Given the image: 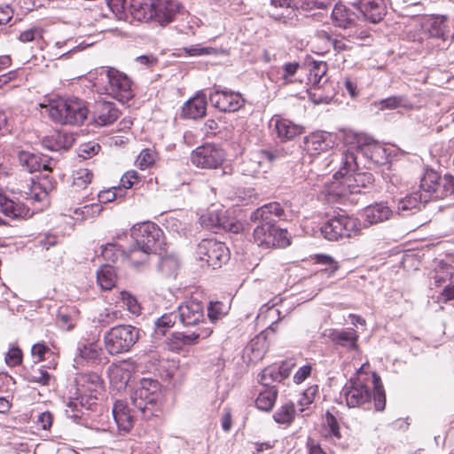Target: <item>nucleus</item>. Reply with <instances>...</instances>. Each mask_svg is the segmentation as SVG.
<instances>
[{
  "label": "nucleus",
  "instance_id": "obj_1",
  "mask_svg": "<svg viewBox=\"0 0 454 454\" xmlns=\"http://www.w3.org/2000/svg\"><path fill=\"white\" fill-rule=\"evenodd\" d=\"M357 156L350 150L334 152L328 158L327 168L335 171L333 181L329 186V193L344 198L348 194L361 193L362 189L369 188L374 177L369 172H356L358 168Z\"/></svg>",
  "mask_w": 454,
  "mask_h": 454
},
{
  "label": "nucleus",
  "instance_id": "obj_2",
  "mask_svg": "<svg viewBox=\"0 0 454 454\" xmlns=\"http://www.w3.org/2000/svg\"><path fill=\"white\" fill-rule=\"evenodd\" d=\"M130 236L135 244L129 248V261L135 268L145 264L149 255L161 247L163 232L152 222L135 224L130 229Z\"/></svg>",
  "mask_w": 454,
  "mask_h": 454
},
{
  "label": "nucleus",
  "instance_id": "obj_3",
  "mask_svg": "<svg viewBox=\"0 0 454 454\" xmlns=\"http://www.w3.org/2000/svg\"><path fill=\"white\" fill-rule=\"evenodd\" d=\"M48 112L51 119L60 124H82L89 114L86 103L77 98L52 101Z\"/></svg>",
  "mask_w": 454,
  "mask_h": 454
},
{
  "label": "nucleus",
  "instance_id": "obj_4",
  "mask_svg": "<svg viewBox=\"0 0 454 454\" xmlns=\"http://www.w3.org/2000/svg\"><path fill=\"white\" fill-rule=\"evenodd\" d=\"M344 145L357 156L360 153L368 163L381 165L387 161V150L372 137L354 132H348L344 136Z\"/></svg>",
  "mask_w": 454,
  "mask_h": 454
},
{
  "label": "nucleus",
  "instance_id": "obj_5",
  "mask_svg": "<svg viewBox=\"0 0 454 454\" xmlns=\"http://www.w3.org/2000/svg\"><path fill=\"white\" fill-rule=\"evenodd\" d=\"M99 75L104 92L113 98L124 104L134 97L132 82L126 74L114 67H103Z\"/></svg>",
  "mask_w": 454,
  "mask_h": 454
},
{
  "label": "nucleus",
  "instance_id": "obj_6",
  "mask_svg": "<svg viewBox=\"0 0 454 454\" xmlns=\"http://www.w3.org/2000/svg\"><path fill=\"white\" fill-rule=\"evenodd\" d=\"M140 331L130 325H118L104 335L105 348L109 355L128 352L137 342Z\"/></svg>",
  "mask_w": 454,
  "mask_h": 454
},
{
  "label": "nucleus",
  "instance_id": "obj_7",
  "mask_svg": "<svg viewBox=\"0 0 454 454\" xmlns=\"http://www.w3.org/2000/svg\"><path fill=\"white\" fill-rule=\"evenodd\" d=\"M364 367L365 364H363L356 376L350 378L342 388L341 394L348 408L360 407L370 403L372 399V392L367 385L372 375L365 372Z\"/></svg>",
  "mask_w": 454,
  "mask_h": 454
},
{
  "label": "nucleus",
  "instance_id": "obj_8",
  "mask_svg": "<svg viewBox=\"0 0 454 454\" xmlns=\"http://www.w3.org/2000/svg\"><path fill=\"white\" fill-rule=\"evenodd\" d=\"M159 383L151 379H142L131 394L132 404L145 419L154 415V403L159 398Z\"/></svg>",
  "mask_w": 454,
  "mask_h": 454
},
{
  "label": "nucleus",
  "instance_id": "obj_9",
  "mask_svg": "<svg viewBox=\"0 0 454 454\" xmlns=\"http://www.w3.org/2000/svg\"><path fill=\"white\" fill-rule=\"evenodd\" d=\"M254 230V241L258 247L269 249L273 247H286L290 245V238L286 229H281L276 223L257 222Z\"/></svg>",
  "mask_w": 454,
  "mask_h": 454
},
{
  "label": "nucleus",
  "instance_id": "obj_10",
  "mask_svg": "<svg viewBox=\"0 0 454 454\" xmlns=\"http://www.w3.org/2000/svg\"><path fill=\"white\" fill-rule=\"evenodd\" d=\"M197 255L212 269H219L230 259L229 248L224 243L214 239H202L197 246Z\"/></svg>",
  "mask_w": 454,
  "mask_h": 454
},
{
  "label": "nucleus",
  "instance_id": "obj_11",
  "mask_svg": "<svg viewBox=\"0 0 454 454\" xmlns=\"http://www.w3.org/2000/svg\"><path fill=\"white\" fill-rule=\"evenodd\" d=\"M358 231V221L346 215H339L329 219L322 227L321 232L328 240L349 238Z\"/></svg>",
  "mask_w": 454,
  "mask_h": 454
},
{
  "label": "nucleus",
  "instance_id": "obj_12",
  "mask_svg": "<svg viewBox=\"0 0 454 454\" xmlns=\"http://www.w3.org/2000/svg\"><path fill=\"white\" fill-rule=\"evenodd\" d=\"M55 184V181L46 173L36 180L31 178L23 185L20 194L32 204L36 202L46 204L48 195L54 190Z\"/></svg>",
  "mask_w": 454,
  "mask_h": 454
},
{
  "label": "nucleus",
  "instance_id": "obj_13",
  "mask_svg": "<svg viewBox=\"0 0 454 454\" xmlns=\"http://www.w3.org/2000/svg\"><path fill=\"white\" fill-rule=\"evenodd\" d=\"M223 150L213 144H205L198 146L191 155L192 162L201 168H217L224 160Z\"/></svg>",
  "mask_w": 454,
  "mask_h": 454
},
{
  "label": "nucleus",
  "instance_id": "obj_14",
  "mask_svg": "<svg viewBox=\"0 0 454 454\" xmlns=\"http://www.w3.org/2000/svg\"><path fill=\"white\" fill-rule=\"evenodd\" d=\"M214 89L209 94V101L219 111L236 112L244 106L245 99L239 92L221 86H215Z\"/></svg>",
  "mask_w": 454,
  "mask_h": 454
},
{
  "label": "nucleus",
  "instance_id": "obj_15",
  "mask_svg": "<svg viewBox=\"0 0 454 454\" xmlns=\"http://www.w3.org/2000/svg\"><path fill=\"white\" fill-rule=\"evenodd\" d=\"M277 158L276 152L261 150L243 162L242 171L244 175L259 177L268 172Z\"/></svg>",
  "mask_w": 454,
  "mask_h": 454
},
{
  "label": "nucleus",
  "instance_id": "obj_16",
  "mask_svg": "<svg viewBox=\"0 0 454 454\" xmlns=\"http://www.w3.org/2000/svg\"><path fill=\"white\" fill-rule=\"evenodd\" d=\"M290 216V212L286 211L284 206L279 202L273 201L253 211L250 215V220L253 223H276L277 220L287 221Z\"/></svg>",
  "mask_w": 454,
  "mask_h": 454
},
{
  "label": "nucleus",
  "instance_id": "obj_17",
  "mask_svg": "<svg viewBox=\"0 0 454 454\" xmlns=\"http://www.w3.org/2000/svg\"><path fill=\"white\" fill-rule=\"evenodd\" d=\"M177 315L184 326H195L204 322V306L200 301L192 299L179 305Z\"/></svg>",
  "mask_w": 454,
  "mask_h": 454
},
{
  "label": "nucleus",
  "instance_id": "obj_18",
  "mask_svg": "<svg viewBox=\"0 0 454 454\" xmlns=\"http://www.w3.org/2000/svg\"><path fill=\"white\" fill-rule=\"evenodd\" d=\"M333 135L325 131H316L303 138V149L311 156L319 155L333 146Z\"/></svg>",
  "mask_w": 454,
  "mask_h": 454
},
{
  "label": "nucleus",
  "instance_id": "obj_19",
  "mask_svg": "<svg viewBox=\"0 0 454 454\" xmlns=\"http://www.w3.org/2000/svg\"><path fill=\"white\" fill-rule=\"evenodd\" d=\"M120 114L121 112L113 102L98 100L94 104L92 116L94 122L98 126L113 124Z\"/></svg>",
  "mask_w": 454,
  "mask_h": 454
},
{
  "label": "nucleus",
  "instance_id": "obj_20",
  "mask_svg": "<svg viewBox=\"0 0 454 454\" xmlns=\"http://www.w3.org/2000/svg\"><path fill=\"white\" fill-rule=\"evenodd\" d=\"M119 434H128L134 427V411L123 400H116L112 410Z\"/></svg>",
  "mask_w": 454,
  "mask_h": 454
},
{
  "label": "nucleus",
  "instance_id": "obj_21",
  "mask_svg": "<svg viewBox=\"0 0 454 454\" xmlns=\"http://www.w3.org/2000/svg\"><path fill=\"white\" fill-rule=\"evenodd\" d=\"M352 6L372 23L380 21L386 12L384 0H357Z\"/></svg>",
  "mask_w": 454,
  "mask_h": 454
},
{
  "label": "nucleus",
  "instance_id": "obj_22",
  "mask_svg": "<svg viewBox=\"0 0 454 454\" xmlns=\"http://www.w3.org/2000/svg\"><path fill=\"white\" fill-rule=\"evenodd\" d=\"M102 348L98 341L89 340L78 343L75 363L77 364H97L101 361Z\"/></svg>",
  "mask_w": 454,
  "mask_h": 454
},
{
  "label": "nucleus",
  "instance_id": "obj_23",
  "mask_svg": "<svg viewBox=\"0 0 454 454\" xmlns=\"http://www.w3.org/2000/svg\"><path fill=\"white\" fill-rule=\"evenodd\" d=\"M270 125L274 126L277 137L281 142L292 140L303 132L302 127L279 115H274L271 118Z\"/></svg>",
  "mask_w": 454,
  "mask_h": 454
},
{
  "label": "nucleus",
  "instance_id": "obj_24",
  "mask_svg": "<svg viewBox=\"0 0 454 454\" xmlns=\"http://www.w3.org/2000/svg\"><path fill=\"white\" fill-rule=\"evenodd\" d=\"M18 159L20 164L30 173L51 170V160L45 155L21 151L19 153Z\"/></svg>",
  "mask_w": 454,
  "mask_h": 454
},
{
  "label": "nucleus",
  "instance_id": "obj_25",
  "mask_svg": "<svg viewBox=\"0 0 454 454\" xmlns=\"http://www.w3.org/2000/svg\"><path fill=\"white\" fill-rule=\"evenodd\" d=\"M180 9L181 4L176 0H158V4H155V15H153V20L161 26L168 25L175 20Z\"/></svg>",
  "mask_w": 454,
  "mask_h": 454
},
{
  "label": "nucleus",
  "instance_id": "obj_26",
  "mask_svg": "<svg viewBox=\"0 0 454 454\" xmlns=\"http://www.w3.org/2000/svg\"><path fill=\"white\" fill-rule=\"evenodd\" d=\"M327 337L334 344L341 346L348 350L358 349L359 335L354 328L348 327L340 330H330Z\"/></svg>",
  "mask_w": 454,
  "mask_h": 454
},
{
  "label": "nucleus",
  "instance_id": "obj_27",
  "mask_svg": "<svg viewBox=\"0 0 454 454\" xmlns=\"http://www.w3.org/2000/svg\"><path fill=\"white\" fill-rule=\"evenodd\" d=\"M449 26L445 16L428 19L423 25V34L428 38L440 39L443 43L449 37Z\"/></svg>",
  "mask_w": 454,
  "mask_h": 454
},
{
  "label": "nucleus",
  "instance_id": "obj_28",
  "mask_svg": "<svg viewBox=\"0 0 454 454\" xmlns=\"http://www.w3.org/2000/svg\"><path fill=\"white\" fill-rule=\"evenodd\" d=\"M156 4H158V0H130L129 13L138 21L153 20Z\"/></svg>",
  "mask_w": 454,
  "mask_h": 454
},
{
  "label": "nucleus",
  "instance_id": "obj_29",
  "mask_svg": "<svg viewBox=\"0 0 454 454\" xmlns=\"http://www.w3.org/2000/svg\"><path fill=\"white\" fill-rule=\"evenodd\" d=\"M393 215L392 209L383 202L374 203L367 206L364 210L362 216L368 224H377L383 223Z\"/></svg>",
  "mask_w": 454,
  "mask_h": 454
},
{
  "label": "nucleus",
  "instance_id": "obj_30",
  "mask_svg": "<svg viewBox=\"0 0 454 454\" xmlns=\"http://www.w3.org/2000/svg\"><path fill=\"white\" fill-rule=\"evenodd\" d=\"M269 346L268 333L264 331L249 341L245 351L249 356L250 361L257 362L263 358L269 349Z\"/></svg>",
  "mask_w": 454,
  "mask_h": 454
},
{
  "label": "nucleus",
  "instance_id": "obj_31",
  "mask_svg": "<svg viewBox=\"0 0 454 454\" xmlns=\"http://www.w3.org/2000/svg\"><path fill=\"white\" fill-rule=\"evenodd\" d=\"M427 202L422 194L415 192L398 200L396 212L403 216H408L420 210Z\"/></svg>",
  "mask_w": 454,
  "mask_h": 454
},
{
  "label": "nucleus",
  "instance_id": "obj_32",
  "mask_svg": "<svg viewBox=\"0 0 454 454\" xmlns=\"http://www.w3.org/2000/svg\"><path fill=\"white\" fill-rule=\"evenodd\" d=\"M200 221L201 226L214 232L221 228L227 229L231 227L223 210L210 209L200 216Z\"/></svg>",
  "mask_w": 454,
  "mask_h": 454
},
{
  "label": "nucleus",
  "instance_id": "obj_33",
  "mask_svg": "<svg viewBox=\"0 0 454 454\" xmlns=\"http://www.w3.org/2000/svg\"><path fill=\"white\" fill-rule=\"evenodd\" d=\"M358 15L351 9L342 4H337L332 12V20L335 27L341 28L351 27Z\"/></svg>",
  "mask_w": 454,
  "mask_h": 454
},
{
  "label": "nucleus",
  "instance_id": "obj_34",
  "mask_svg": "<svg viewBox=\"0 0 454 454\" xmlns=\"http://www.w3.org/2000/svg\"><path fill=\"white\" fill-rule=\"evenodd\" d=\"M207 99L204 94H198L189 99L182 108V115L184 118L198 119L206 114Z\"/></svg>",
  "mask_w": 454,
  "mask_h": 454
},
{
  "label": "nucleus",
  "instance_id": "obj_35",
  "mask_svg": "<svg viewBox=\"0 0 454 454\" xmlns=\"http://www.w3.org/2000/svg\"><path fill=\"white\" fill-rule=\"evenodd\" d=\"M0 209L5 216L12 219L26 218L29 215L27 207L22 202L11 200L6 196H0Z\"/></svg>",
  "mask_w": 454,
  "mask_h": 454
},
{
  "label": "nucleus",
  "instance_id": "obj_36",
  "mask_svg": "<svg viewBox=\"0 0 454 454\" xmlns=\"http://www.w3.org/2000/svg\"><path fill=\"white\" fill-rule=\"evenodd\" d=\"M437 181H439V174L432 169L427 170L423 175L419 192L424 197V200L427 202L432 200V196L436 188Z\"/></svg>",
  "mask_w": 454,
  "mask_h": 454
},
{
  "label": "nucleus",
  "instance_id": "obj_37",
  "mask_svg": "<svg viewBox=\"0 0 454 454\" xmlns=\"http://www.w3.org/2000/svg\"><path fill=\"white\" fill-rule=\"evenodd\" d=\"M117 280L115 269L108 264L103 265L97 272V281L103 290L112 289Z\"/></svg>",
  "mask_w": 454,
  "mask_h": 454
},
{
  "label": "nucleus",
  "instance_id": "obj_38",
  "mask_svg": "<svg viewBox=\"0 0 454 454\" xmlns=\"http://www.w3.org/2000/svg\"><path fill=\"white\" fill-rule=\"evenodd\" d=\"M454 193V177L450 175L441 176L437 181L436 188L432 196V200H442Z\"/></svg>",
  "mask_w": 454,
  "mask_h": 454
},
{
  "label": "nucleus",
  "instance_id": "obj_39",
  "mask_svg": "<svg viewBox=\"0 0 454 454\" xmlns=\"http://www.w3.org/2000/svg\"><path fill=\"white\" fill-rule=\"evenodd\" d=\"M277 396L278 389L276 387H265V389L260 391L255 400V405L261 411H269L274 406Z\"/></svg>",
  "mask_w": 454,
  "mask_h": 454
},
{
  "label": "nucleus",
  "instance_id": "obj_40",
  "mask_svg": "<svg viewBox=\"0 0 454 454\" xmlns=\"http://www.w3.org/2000/svg\"><path fill=\"white\" fill-rule=\"evenodd\" d=\"M101 254L106 261L115 262L119 259L129 260V249L125 250L121 245L109 243L102 248Z\"/></svg>",
  "mask_w": 454,
  "mask_h": 454
},
{
  "label": "nucleus",
  "instance_id": "obj_41",
  "mask_svg": "<svg viewBox=\"0 0 454 454\" xmlns=\"http://www.w3.org/2000/svg\"><path fill=\"white\" fill-rule=\"evenodd\" d=\"M327 72V64L324 61H313L309 72V82L314 88H319Z\"/></svg>",
  "mask_w": 454,
  "mask_h": 454
},
{
  "label": "nucleus",
  "instance_id": "obj_42",
  "mask_svg": "<svg viewBox=\"0 0 454 454\" xmlns=\"http://www.w3.org/2000/svg\"><path fill=\"white\" fill-rule=\"evenodd\" d=\"M103 207L100 204L92 203L82 207H76L73 210V215H69L76 221H84L98 216L102 211Z\"/></svg>",
  "mask_w": 454,
  "mask_h": 454
},
{
  "label": "nucleus",
  "instance_id": "obj_43",
  "mask_svg": "<svg viewBox=\"0 0 454 454\" xmlns=\"http://www.w3.org/2000/svg\"><path fill=\"white\" fill-rule=\"evenodd\" d=\"M372 381L374 387L373 400L374 407L378 411H381L386 406V395L381 384L380 378L374 372L372 373Z\"/></svg>",
  "mask_w": 454,
  "mask_h": 454
},
{
  "label": "nucleus",
  "instance_id": "obj_44",
  "mask_svg": "<svg viewBox=\"0 0 454 454\" xmlns=\"http://www.w3.org/2000/svg\"><path fill=\"white\" fill-rule=\"evenodd\" d=\"M295 415L294 406L292 403L280 406L273 415L274 420L278 424H290Z\"/></svg>",
  "mask_w": 454,
  "mask_h": 454
},
{
  "label": "nucleus",
  "instance_id": "obj_45",
  "mask_svg": "<svg viewBox=\"0 0 454 454\" xmlns=\"http://www.w3.org/2000/svg\"><path fill=\"white\" fill-rule=\"evenodd\" d=\"M453 277V267L447 263H441L434 270V275L432 278L434 280L433 285L435 286H440L443 283L451 279Z\"/></svg>",
  "mask_w": 454,
  "mask_h": 454
},
{
  "label": "nucleus",
  "instance_id": "obj_46",
  "mask_svg": "<svg viewBox=\"0 0 454 454\" xmlns=\"http://www.w3.org/2000/svg\"><path fill=\"white\" fill-rule=\"evenodd\" d=\"M379 110H394L398 107H407V103L403 96H392L380 101L374 102Z\"/></svg>",
  "mask_w": 454,
  "mask_h": 454
},
{
  "label": "nucleus",
  "instance_id": "obj_47",
  "mask_svg": "<svg viewBox=\"0 0 454 454\" xmlns=\"http://www.w3.org/2000/svg\"><path fill=\"white\" fill-rule=\"evenodd\" d=\"M82 381L81 385L83 388H85V391L90 392V395H92L93 392H97L98 389L102 388V380L100 376L97 373H88L84 374L81 377L80 382Z\"/></svg>",
  "mask_w": 454,
  "mask_h": 454
},
{
  "label": "nucleus",
  "instance_id": "obj_48",
  "mask_svg": "<svg viewBox=\"0 0 454 454\" xmlns=\"http://www.w3.org/2000/svg\"><path fill=\"white\" fill-rule=\"evenodd\" d=\"M92 173L87 168H79L73 175V187L75 190L85 189L92 180Z\"/></svg>",
  "mask_w": 454,
  "mask_h": 454
},
{
  "label": "nucleus",
  "instance_id": "obj_49",
  "mask_svg": "<svg viewBox=\"0 0 454 454\" xmlns=\"http://www.w3.org/2000/svg\"><path fill=\"white\" fill-rule=\"evenodd\" d=\"M282 371H278L275 367H267L259 374V382L265 387H269L273 381L280 382Z\"/></svg>",
  "mask_w": 454,
  "mask_h": 454
},
{
  "label": "nucleus",
  "instance_id": "obj_50",
  "mask_svg": "<svg viewBox=\"0 0 454 454\" xmlns=\"http://www.w3.org/2000/svg\"><path fill=\"white\" fill-rule=\"evenodd\" d=\"M178 318L177 312H170L162 315L155 322L156 332L164 334L166 330L172 327Z\"/></svg>",
  "mask_w": 454,
  "mask_h": 454
},
{
  "label": "nucleus",
  "instance_id": "obj_51",
  "mask_svg": "<svg viewBox=\"0 0 454 454\" xmlns=\"http://www.w3.org/2000/svg\"><path fill=\"white\" fill-rule=\"evenodd\" d=\"M84 405L78 398L70 399L67 404L66 415L73 421L77 422L82 415Z\"/></svg>",
  "mask_w": 454,
  "mask_h": 454
},
{
  "label": "nucleus",
  "instance_id": "obj_52",
  "mask_svg": "<svg viewBox=\"0 0 454 454\" xmlns=\"http://www.w3.org/2000/svg\"><path fill=\"white\" fill-rule=\"evenodd\" d=\"M211 333V330L207 331L200 328L198 332H192L190 334L176 333L174 336L178 341L182 342L183 344L192 345L195 343L200 337H207L208 335H210Z\"/></svg>",
  "mask_w": 454,
  "mask_h": 454
},
{
  "label": "nucleus",
  "instance_id": "obj_53",
  "mask_svg": "<svg viewBox=\"0 0 454 454\" xmlns=\"http://www.w3.org/2000/svg\"><path fill=\"white\" fill-rule=\"evenodd\" d=\"M107 5L118 20L128 19L129 13L126 0H107Z\"/></svg>",
  "mask_w": 454,
  "mask_h": 454
},
{
  "label": "nucleus",
  "instance_id": "obj_54",
  "mask_svg": "<svg viewBox=\"0 0 454 454\" xmlns=\"http://www.w3.org/2000/svg\"><path fill=\"white\" fill-rule=\"evenodd\" d=\"M318 394V386L317 385H312L309 386L308 388H306L303 393L301 394V396L300 397L298 401V404L301 406V411H304V407L309 406L311 404L316 395Z\"/></svg>",
  "mask_w": 454,
  "mask_h": 454
},
{
  "label": "nucleus",
  "instance_id": "obj_55",
  "mask_svg": "<svg viewBox=\"0 0 454 454\" xmlns=\"http://www.w3.org/2000/svg\"><path fill=\"white\" fill-rule=\"evenodd\" d=\"M43 30L40 27H32L20 33L19 39L22 43L39 42L43 39Z\"/></svg>",
  "mask_w": 454,
  "mask_h": 454
},
{
  "label": "nucleus",
  "instance_id": "obj_56",
  "mask_svg": "<svg viewBox=\"0 0 454 454\" xmlns=\"http://www.w3.org/2000/svg\"><path fill=\"white\" fill-rule=\"evenodd\" d=\"M301 66L298 62H288L283 66L282 79L284 83H290L294 82L293 77L300 69Z\"/></svg>",
  "mask_w": 454,
  "mask_h": 454
},
{
  "label": "nucleus",
  "instance_id": "obj_57",
  "mask_svg": "<svg viewBox=\"0 0 454 454\" xmlns=\"http://www.w3.org/2000/svg\"><path fill=\"white\" fill-rule=\"evenodd\" d=\"M100 150V145L95 142L82 144L79 147L78 154L83 159H89L96 155Z\"/></svg>",
  "mask_w": 454,
  "mask_h": 454
},
{
  "label": "nucleus",
  "instance_id": "obj_58",
  "mask_svg": "<svg viewBox=\"0 0 454 454\" xmlns=\"http://www.w3.org/2000/svg\"><path fill=\"white\" fill-rule=\"evenodd\" d=\"M301 7L303 10L325 9L332 5L334 0H300Z\"/></svg>",
  "mask_w": 454,
  "mask_h": 454
},
{
  "label": "nucleus",
  "instance_id": "obj_59",
  "mask_svg": "<svg viewBox=\"0 0 454 454\" xmlns=\"http://www.w3.org/2000/svg\"><path fill=\"white\" fill-rule=\"evenodd\" d=\"M155 160V153L150 149H144L137 157V163L142 169L149 168Z\"/></svg>",
  "mask_w": 454,
  "mask_h": 454
},
{
  "label": "nucleus",
  "instance_id": "obj_60",
  "mask_svg": "<svg viewBox=\"0 0 454 454\" xmlns=\"http://www.w3.org/2000/svg\"><path fill=\"white\" fill-rule=\"evenodd\" d=\"M121 300L127 306L128 310L134 315H138L140 313V305L138 304L137 299L127 292H121Z\"/></svg>",
  "mask_w": 454,
  "mask_h": 454
},
{
  "label": "nucleus",
  "instance_id": "obj_61",
  "mask_svg": "<svg viewBox=\"0 0 454 454\" xmlns=\"http://www.w3.org/2000/svg\"><path fill=\"white\" fill-rule=\"evenodd\" d=\"M51 375L44 369L34 370L29 375V381L39 383L41 385H49Z\"/></svg>",
  "mask_w": 454,
  "mask_h": 454
},
{
  "label": "nucleus",
  "instance_id": "obj_62",
  "mask_svg": "<svg viewBox=\"0 0 454 454\" xmlns=\"http://www.w3.org/2000/svg\"><path fill=\"white\" fill-rule=\"evenodd\" d=\"M22 361V352L19 348H12L5 356V363L10 367L19 365Z\"/></svg>",
  "mask_w": 454,
  "mask_h": 454
},
{
  "label": "nucleus",
  "instance_id": "obj_63",
  "mask_svg": "<svg viewBox=\"0 0 454 454\" xmlns=\"http://www.w3.org/2000/svg\"><path fill=\"white\" fill-rule=\"evenodd\" d=\"M160 268L163 271L172 273L178 268V262L173 256H165L160 260Z\"/></svg>",
  "mask_w": 454,
  "mask_h": 454
},
{
  "label": "nucleus",
  "instance_id": "obj_64",
  "mask_svg": "<svg viewBox=\"0 0 454 454\" xmlns=\"http://www.w3.org/2000/svg\"><path fill=\"white\" fill-rule=\"evenodd\" d=\"M119 315L120 312L118 310L110 311L106 309L104 312L99 314L98 320L103 326H106L117 320Z\"/></svg>",
  "mask_w": 454,
  "mask_h": 454
}]
</instances>
